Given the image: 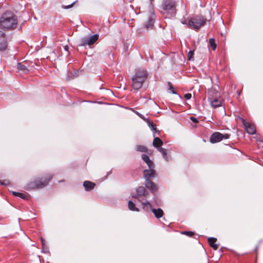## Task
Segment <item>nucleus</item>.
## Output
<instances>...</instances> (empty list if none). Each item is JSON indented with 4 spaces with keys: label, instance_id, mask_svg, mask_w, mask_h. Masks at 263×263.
Wrapping results in <instances>:
<instances>
[{
    "label": "nucleus",
    "instance_id": "obj_1",
    "mask_svg": "<svg viewBox=\"0 0 263 263\" xmlns=\"http://www.w3.org/2000/svg\"><path fill=\"white\" fill-rule=\"evenodd\" d=\"M17 25V17L11 11H7L0 17V28L6 30L15 29Z\"/></svg>",
    "mask_w": 263,
    "mask_h": 263
},
{
    "label": "nucleus",
    "instance_id": "obj_2",
    "mask_svg": "<svg viewBox=\"0 0 263 263\" xmlns=\"http://www.w3.org/2000/svg\"><path fill=\"white\" fill-rule=\"evenodd\" d=\"M147 76L148 73L146 70L141 69L136 70L135 74L132 78L133 89L136 90H139L146 80Z\"/></svg>",
    "mask_w": 263,
    "mask_h": 263
},
{
    "label": "nucleus",
    "instance_id": "obj_3",
    "mask_svg": "<svg viewBox=\"0 0 263 263\" xmlns=\"http://www.w3.org/2000/svg\"><path fill=\"white\" fill-rule=\"evenodd\" d=\"M154 168L149 167V169H146L143 171V177L145 179V185L153 193L157 192L158 189L157 185L151 180V179L156 176V171Z\"/></svg>",
    "mask_w": 263,
    "mask_h": 263
},
{
    "label": "nucleus",
    "instance_id": "obj_4",
    "mask_svg": "<svg viewBox=\"0 0 263 263\" xmlns=\"http://www.w3.org/2000/svg\"><path fill=\"white\" fill-rule=\"evenodd\" d=\"M207 20L202 15H196L191 17L188 21L185 20L182 22L183 24L186 25L188 28L195 30H198L204 26Z\"/></svg>",
    "mask_w": 263,
    "mask_h": 263
},
{
    "label": "nucleus",
    "instance_id": "obj_5",
    "mask_svg": "<svg viewBox=\"0 0 263 263\" xmlns=\"http://www.w3.org/2000/svg\"><path fill=\"white\" fill-rule=\"evenodd\" d=\"M51 174H47L45 178H41L29 182L26 186L27 190L39 189L46 186L52 178Z\"/></svg>",
    "mask_w": 263,
    "mask_h": 263
},
{
    "label": "nucleus",
    "instance_id": "obj_6",
    "mask_svg": "<svg viewBox=\"0 0 263 263\" xmlns=\"http://www.w3.org/2000/svg\"><path fill=\"white\" fill-rule=\"evenodd\" d=\"M162 13L165 17H171L174 16L176 14V4L173 0H165L162 4Z\"/></svg>",
    "mask_w": 263,
    "mask_h": 263
},
{
    "label": "nucleus",
    "instance_id": "obj_7",
    "mask_svg": "<svg viewBox=\"0 0 263 263\" xmlns=\"http://www.w3.org/2000/svg\"><path fill=\"white\" fill-rule=\"evenodd\" d=\"M208 100L210 102L212 107L216 108L219 107L222 104V101L217 97L218 92H215L213 90L208 92Z\"/></svg>",
    "mask_w": 263,
    "mask_h": 263
},
{
    "label": "nucleus",
    "instance_id": "obj_8",
    "mask_svg": "<svg viewBox=\"0 0 263 263\" xmlns=\"http://www.w3.org/2000/svg\"><path fill=\"white\" fill-rule=\"evenodd\" d=\"M99 34H95L90 37H84L81 39V44L80 46H85L86 45L91 46L98 40Z\"/></svg>",
    "mask_w": 263,
    "mask_h": 263
},
{
    "label": "nucleus",
    "instance_id": "obj_9",
    "mask_svg": "<svg viewBox=\"0 0 263 263\" xmlns=\"http://www.w3.org/2000/svg\"><path fill=\"white\" fill-rule=\"evenodd\" d=\"M241 121L243 123L245 129L246 130V132L248 134L250 135H253L256 133V127L254 125L246 122V121L243 118H241Z\"/></svg>",
    "mask_w": 263,
    "mask_h": 263
},
{
    "label": "nucleus",
    "instance_id": "obj_10",
    "mask_svg": "<svg viewBox=\"0 0 263 263\" xmlns=\"http://www.w3.org/2000/svg\"><path fill=\"white\" fill-rule=\"evenodd\" d=\"M7 47V41L5 34L0 31V50L4 51Z\"/></svg>",
    "mask_w": 263,
    "mask_h": 263
},
{
    "label": "nucleus",
    "instance_id": "obj_11",
    "mask_svg": "<svg viewBox=\"0 0 263 263\" xmlns=\"http://www.w3.org/2000/svg\"><path fill=\"white\" fill-rule=\"evenodd\" d=\"M222 134L219 132L214 133L210 138V142L211 143H215L222 140Z\"/></svg>",
    "mask_w": 263,
    "mask_h": 263
},
{
    "label": "nucleus",
    "instance_id": "obj_12",
    "mask_svg": "<svg viewBox=\"0 0 263 263\" xmlns=\"http://www.w3.org/2000/svg\"><path fill=\"white\" fill-rule=\"evenodd\" d=\"M136 193L141 197L147 198L148 195V192L146 191L143 186H139L136 190Z\"/></svg>",
    "mask_w": 263,
    "mask_h": 263
},
{
    "label": "nucleus",
    "instance_id": "obj_13",
    "mask_svg": "<svg viewBox=\"0 0 263 263\" xmlns=\"http://www.w3.org/2000/svg\"><path fill=\"white\" fill-rule=\"evenodd\" d=\"M141 157L143 160L146 163L148 167H155L153 161L149 159L148 156L146 154H142Z\"/></svg>",
    "mask_w": 263,
    "mask_h": 263
},
{
    "label": "nucleus",
    "instance_id": "obj_14",
    "mask_svg": "<svg viewBox=\"0 0 263 263\" xmlns=\"http://www.w3.org/2000/svg\"><path fill=\"white\" fill-rule=\"evenodd\" d=\"M96 184L89 181H85L83 183V186L86 191H91L95 187Z\"/></svg>",
    "mask_w": 263,
    "mask_h": 263
},
{
    "label": "nucleus",
    "instance_id": "obj_15",
    "mask_svg": "<svg viewBox=\"0 0 263 263\" xmlns=\"http://www.w3.org/2000/svg\"><path fill=\"white\" fill-rule=\"evenodd\" d=\"M152 211L157 218L162 217L164 214L163 210L160 208L152 209Z\"/></svg>",
    "mask_w": 263,
    "mask_h": 263
},
{
    "label": "nucleus",
    "instance_id": "obj_16",
    "mask_svg": "<svg viewBox=\"0 0 263 263\" xmlns=\"http://www.w3.org/2000/svg\"><path fill=\"white\" fill-rule=\"evenodd\" d=\"M217 241V239L214 237H210L208 238V242L214 250H216L218 248V245L215 243Z\"/></svg>",
    "mask_w": 263,
    "mask_h": 263
},
{
    "label": "nucleus",
    "instance_id": "obj_17",
    "mask_svg": "<svg viewBox=\"0 0 263 263\" xmlns=\"http://www.w3.org/2000/svg\"><path fill=\"white\" fill-rule=\"evenodd\" d=\"M162 144V141L159 138L156 137L154 138L153 145L155 147L157 148L158 150L159 148H162L161 146Z\"/></svg>",
    "mask_w": 263,
    "mask_h": 263
},
{
    "label": "nucleus",
    "instance_id": "obj_18",
    "mask_svg": "<svg viewBox=\"0 0 263 263\" xmlns=\"http://www.w3.org/2000/svg\"><path fill=\"white\" fill-rule=\"evenodd\" d=\"M154 24V18L153 16L149 17L148 20L145 24V27L146 29H152Z\"/></svg>",
    "mask_w": 263,
    "mask_h": 263
},
{
    "label": "nucleus",
    "instance_id": "obj_19",
    "mask_svg": "<svg viewBox=\"0 0 263 263\" xmlns=\"http://www.w3.org/2000/svg\"><path fill=\"white\" fill-rule=\"evenodd\" d=\"M158 151L162 154L163 158L166 161H168L169 160H170L171 158L170 156H167V153H166V150L165 149L162 147V148H159Z\"/></svg>",
    "mask_w": 263,
    "mask_h": 263
},
{
    "label": "nucleus",
    "instance_id": "obj_20",
    "mask_svg": "<svg viewBox=\"0 0 263 263\" xmlns=\"http://www.w3.org/2000/svg\"><path fill=\"white\" fill-rule=\"evenodd\" d=\"M128 206L130 210L133 211H139V210L136 207L135 204L132 201H129L128 203Z\"/></svg>",
    "mask_w": 263,
    "mask_h": 263
},
{
    "label": "nucleus",
    "instance_id": "obj_21",
    "mask_svg": "<svg viewBox=\"0 0 263 263\" xmlns=\"http://www.w3.org/2000/svg\"><path fill=\"white\" fill-rule=\"evenodd\" d=\"M141 203L143 205V208L145 211H147L150 209H151V210L152 209V205L149 202L145 201V202H142Z\"/></svg>",
    "mask_w": 263,
    "mask_h": 263
},
{
    "label": "nucleus",
    "instance_id": "obj_22",
    "mask_svg": "<svg viewBox=\"0 0 263 263\" xmlns=\"http://www.w3.org/2000/svg\"><path fill=\"white\" fill-rule=\"evenodd\" d=\"M136 151H138V152H147V151H148V149L147 148L144 146V145H137L136 146Z\"/></svg>",
    "mask_w": 263,
    "mask_h": 263
},
{
    "label": "nucleus",
    "instance_id": "obj_23",
    "mask_svg": "<svg viewBox=\"0 0 263 263\" xmlns=\"http://www.w3.org/2000/svg\"><path fill=\"white\" fill-rule=\"evenodd\" d=\"M12 194L15 196H18L22 199H27L28 197L27 195L25 194L15 192H12Z\"/></svg>",
    "mask_w": 263,
    "mask_h": 263
},
{
    "label": "nucleus",
    "instance_id": "obj_24",
    "mask_svg": "<svg viewBox=\"0 0 263 263\" xmlns=\"http://www.w3.org/2000/svg\"><path fill=\"white\" fill-rule=\"evenodd\" d=\"M209 44L211 47V48L213 50H215L216 48L217 45L215 43V40L213 38H211L209 39Z\"/></svg>",
    "mask_w": 263,
    "mask_h": 263
},
{
    "label": "nucleus",
    "instance_id": "obj_25",
    "mask_svg": "<svg viewBox=\"0 0 263 263\" xmlns=\"http://www.w3.org/2000/svg\"><path fill=\"white\" fill-rule=\"evenodd\" d=\"M17 68L18 70H22L24 71L26 70L28 71L27 67L25 65L22 64L21 63H17Z\"/></svg>",
    "mask_w": 263,
    "mask_h": 263
},
{
    "label": "nucleus",
    "instance_id": "obj_26",
    "mask_svg": "<svg viewBox=\"0 0 263 263\" xmlns=\"http://www.w3.org/2000/svg\"><path fill=\"white\" fill-rule=\"evenodd\" d=\"M168 86V90L173 94H177V91L175 90L171 82H168L167 83Z\"/></svg>",
    "mask_w": 263,
    "mask_h": 263
},
{
    "label": "nucleus",
    "instance_id": "obj_27",
    "mask_svg": "<svg viewBox=\"0 0 263 263\" xmlns=\"http://www.w3.org/2000/svg\"><path fill=\"white\" fill-rule=\"evenodd\" d=\"M148 126L151 128L152 130L154 132H156V125L153 123V122L148 121Z\"/></svg>",
    "mask_w": 263,
    "mask_h": 263
},
{
    "label": "nucleus",
    "instance_id": "obj_28",
    "mask_svg": "<svg viewBox=\"0 0 263 263\" xmlns=\"http://www.w3.org/2000/svg\"><path fill=\"white\" fill-rule=\"evenodd\" d=\"M194 51L190 50L187 55V59L188 61H191L193 58Z\"/></svg>",
    "mask_w": 263,
    "mask_h": 263
},
{
    "label": "nucleus",
    "instance_id": "obj_29",
    "mask_svg": "<svg viewBox=\"0 0 263 263\" xmlns=\"http://www.w3.org/2000/svg\"><path fill=\"white\" fill-rule=\"evenodd\" d=\"M182 234H185L187 236H190V237L192 236L194 234V232H193L192 231H184V232H182Z\"/></svg>",
    "mask_w": 263,
    "mask_h": 263
},
{
    "label": "nucleus",
    "instance_id": "obj_30",
    "mask_svg": "<svg viewBox=\"0 0 263 263\" xmlns=\"http://www.w3.org/2000/svg\"><path fill=\"white\" fill-rule=\"evenodd\" d=\"M9 184L8 180H0V185H7Z\"/></svg>",
    "mask_w": 263,
    "mask_h": 263
},
{
    "label": "nucleus",
    "instance_id": "obj_31",
    "mask_svg": "<svg viewBox=\"0 0 263 263\" xmlns=\"http://www.w3.org/2000/svg\"><path fill=\"white\" fill-rule=\"evenodd\" d=\"M191 97H192V95H191V93H186L184 95V98L186 100H189L191 98Z\"/></svg>",
    "mask_w": 263,
    "mask_h": 263
},
{
    "label": "nucleus",
    "instance_id": "obj_32",
    "mask_svg": "<svg viewBox=\"0 0 263 263\" xmlns=\"http://www.w3.org/2000/svg\"><path fill=\"white\" fill-rule=\"evenodd\" d=\"M222 139H228L230 138V135L228 134H226L224 135H223L222 134Z\"/></svg>",
    "mask_w": 263,
    "mask_h": 263
},
{
    "label": "nucleus",
    "instance_id": "obj_33",
    "mask_svg": "<svg viewBox=\"0 0 263 263\" xmlns=\"http://www.w3.org/2000/svg\"><path fill=\"white\" fill-rule=\"evenodd\" d=\"M132 197L134 198L138 199V200L140 201H141V200L140 199V197L137 193H136L135 194L132 195Z\"/></svg>",
    "mask_w": 263,
    "mask_h": 263
},
{
    "label": "nucleus",
    "instance_id": "obj_34",
    "mask_svg": "<svg viewBox=\"0 0 263 263\" xmlns=\"http://www.w3.org/2000/svg\"><path fill=\"white\" fill-rule=\"evenodd\" d=\"M74 3H73L72 4H71V5H68V6H63V8H64V9H69L70 8H71L73 5H74Z\"/></svg>",
    "mask_w": 263,
    "mask_h": 263
},
{
    "label": "nucleus",
    "instance_id": "obj_35",
    "mask_svg": "<svg viewBox=\"0 0 263 263\" xmlns=\"http://www.w3.org/2000/svg\"><path fill=\"white\" fill-rule=\"evenodd\" d=\"M190 119L194 123H197L198 122V120L193 117H191Z\"/></svg>",
    "mask_w": 263,
    "mask_h": 263
},
{
    "label": "nucleus",
    "instance_id": "obj_36",
    "mask_svg": "<svg viewBox=\"0 0 263 263\" xmlns=\"http://www.w3.org/2000/svg\"><path fill=\"white\" fill-rule=\"evenodd\" d=\"M136 114H137V115H138L140 117H141V118H142V115H141L140 113H139L138 112H136Z\"/></svg>",
    "mask_w": 263,
    "mask_h": 263
},
{
    "label": "nucleus",
    "instance_id": "obj_37",
    "mask_svg": "<svg viewBox=\"0 0 263 263\" xmlns=\"http://www.w3.org/2000/svg\"><path fill=\"white\" fill-rule=\"evenodd\" d=\"M64 49H65V50L68 51V46H65L64 47Z\"/></svg>",
    "mask_w": 263,
    "mask_h": 263
},
{
    "label": "nucleus",
    "instance_id": "obj_38",
    "mask_svg": "<svg viewBox=\"0 0 263 263\" xmlns=\"http://www.w3.org/2000/svg\"><path fill=\"white\" fill-rule=\"evenodd\" d=\"M41 241H42V245L43 246V245H44V241H45V240H44V239H43V238H41Z\"/></svg>",
    "mask_w": 263,
    "mask_h": 263
}]
</instances>
